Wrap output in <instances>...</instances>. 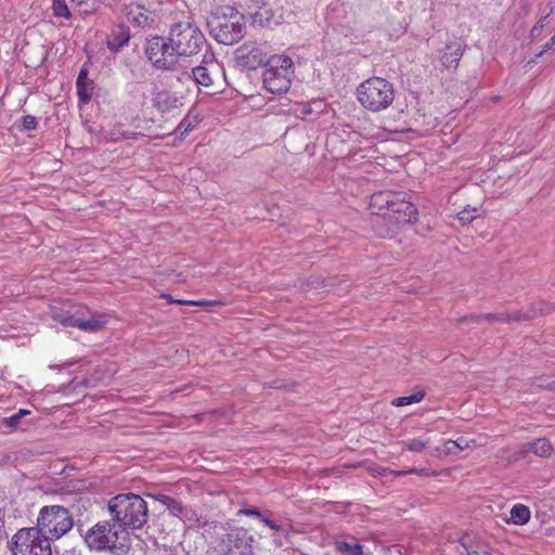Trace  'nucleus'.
I'll list each match as a JSON object with an SVG mask.
<instances>
[{"instance_id": "nucleus-15", "label": "nucleus", "mask_w": 555, "mask_h": 555, "mask_svg": "<svg viewBox=\"0 0 555 555\" xmlns=\"http://www.w3.org/2000/svg\"><path fill=\"white\" fill-rule=\"evenodd\" d=\"M220 66L218 63L212 62L206 66H196L192 70V76L188 73L183 74L186 79H193L198 86L210 88L215 79L218 77Z\"/></svg>"}, {"instance_id": "nucleus-10", "label": "nucleus", "mask_w": 555, "mask_h": 555, "mask_svg": "<svg viewBox=\"0 0 555 555\" xmlns=\"http://www.w3.org/2000/svg\"><path fill=\"white\" fill-rule=\"evenodd\" d=\"M51 318L64 326L77 327L87 333H96L107 323L104 314L92 313L88 310L70 312L57 307L51 309Z\"/></svg>"}, {"instance_id": "nucleus-34", "label": "nucleus", "mask_w": 555, "mask_h": 555, "mask_svg": "<svg viewBox=\"0 0 555 555\" xmlns=\"http://www.w3.org/2000/svg\"><path fill=\"white\" fill-rule=\"evenodd\" d=\"M390 473L396 477L405 476L408 474H414L417 476H425V477L430 476V473L424 468H411L409 470H397V472L391 470ZM431 475L435 476L436 473H431Z\"/></svg>"}, {"instance_id": "nucleus-3", "label": "nucleus", "mask_w": 555, "mask_h": 555, "mask_svg": "<svg viewBox=\"0 0 555 555\" xmlns=\"http://www.w3.org/2000/svg\"><path fill=\"white\" fill-rule=\"evenodd\" d=\"M92 552L125 553L129 548V532L111 519L100 520L81 534Z\"/></svg>"}, {"instance_id": "nucleus-41", "label": "nucleus", "mask_w": 555, "mask_h": 555, "mask_svg": "<svg viewBox=\"0 0 555 555\" xmlns=\"http://www.w3.org/2000/svg\"><path fill=\"white\" fill-rule=\"evenodd\" d=\"M544 20H540L539 22H537V24L533 26L532 30H531V35L532 36H538L540 34V31L543 29L544 27Z\"/></svg>"}, {"instance_id": "nucleus-24", "label": "nucleus", "mask_w": 555, "mask_h": 555, "mask_svg": "<svg viewBox=\"0 0 555 555\" xmlns=\"http://www.w3.org/2000/svg\"><path fill=\"white\" fill-rule=\"evenodd\" d=\"M470 442L474 441H468L464 437H460L457 440H448L444 443V452L447 454L457 455L461 451L468 449Z\"/></svg>"}, {"instance_id": "nucleus-25", "label": "nucleus", "mask_w": 555, "mask_h": 555, "mask_svg": "<svg viewBox=\"0 0 555 555\" xmlns=\"http://www.w3.org/2000/svg\"><path fill=\"white\" fill-rule=\"evenodd\" d=\"M424 397H425V392L423 390H418V391H416V392H414V393H412L410 396L395 398L391 401V404L395 405V406H404V405H409V404H412V403H417Z\"/></svg>"}, {"instance_id": "nucleus-32", "label": "nucleus", "mask_w": 555, "mask_h": 555, "mask_svg": "<svg viewBox=\"0 0 555 555\" xmlns=\"http://www.w3.org/2000/svg\"><path fill=\"white\" fill-rule=\"evenodd\" d=\"M163 297L167 298L169 304L199 306V307L212 306V305L217 304L216 301H208V300H198V301H195V300H176L170 295H163Z\"/></svg>"}, {"instance_id": "nucleus-38", "label": "nucleus", "mask_w": 555, "mask_h": 555, "mask_svg": "<svg viewBox=\"0 0 555 555\" xmlns=\"http://www.w3.org/2000/svg\"><path fill=\"white\" fill-rule=\"evenodd\" d=\"M427 447V442H424L418 439H412L408 442L406 448L410 451L420 452Z\"/></svg>"}, {"instance_id": "nucleus-22", "label": "nucleus", "mask_w": 555, "mask_h": 555, "mask_svg": "<svg viewBox=\"0 0 555 555\" xmlns=\"http://www.w3.org/2000/svg\"><path fill=\"white\" fill-rule=\"evenodd\" d=\"M158 501L168 508V511L173 515L181 517L185 515V506L182 503L171 496L160 495Z\"/></svg>"}, {"instance_id": "nucleus-9", "label": "nucleus", "mask_w": 555, "mask_h": 555, "mask_svg": "<svg viewBox=\"0 0 555 555\" xmlns=\"http://www.w3.org/2000/svg\"><path fill=\"white\" fill-rule=\"evenodd\" d=\"M292 66L293 61L288 56L269 59L262 73L263 87L271 93L286 92L291 87Z\"/></svg>"}, {"instance_id": "nucleus-27", "label": "nucleus", "mask_w": 555, "mask_h": 555, "mask_svg": "<svg viewBox=\"0 0 555 555\" xmlns=\"http://www.w3.org/2000/svg\"><path fill=\"white\" fill-rule=\"evenodd\" d=\"M336 548L339 552L348 553L349 555H362L363 546L359 543H349L345 541L336 542Z\"/></svg>"}, {"instance_id": "nucleus-23", "label": "nucleus", "mask_w": 555, "mask_h": 555, "mask_svg": "<svg viewBox=\"0 0 555 555\" xmlns=\"http://www.w3.org/2000/svg\"><path fill=\"white\" fill-rule=\"evenodd\" d=\"M178 99L168 91H163L157 93L154 99L155 106L165 112L176 106Z\"/></svg>"}, {"instance_id": "nucleus-46", "label": "nucleus", "mask_w": 555, "mask_h": 555, "mask_svg": "<svg viewBox=\"0 0 555 555\" xmlns=\"http://www.w3.org/2000/svg\"><path fill=\"white\" fill-rule=\"evenodd\" d=\"M312 109L309 105H304L301 114L308 115L311 114Z\"/></svg>"}, {"instance_id": "nucleus-47", "label": "nucleus", "mask_w": 555, "mask_h": 555, "mask_svg": "<svg viewBox=\"0 0 555 555\" xmlns=\"http://www.w3.org/2000/svg\"><path fill=\"white\" fill-rule=\"evenodd\" d=\"M269 528H271L274 531H280L282 529V527L274 521L272 524H270Z\"/></svg>"}, {"instance_id": "nucleus-11", "label": "nucleus", "mask_w": 555, "mask_h": 555, "mask_svg": "<svg viewBox=\"0 0 555 555\" xmlns=\"http://www.w3.org/2000/svg\"><path fill=\"white\" fill-rule=\"evenodd\" d=\"M254 537L246 530H236L224 534L219 543L222 555H254Z\"/></svg>"}, {"instance_id": "nucleus-21", "label": "nucleus", "mask_w": 555, "mask_h": 555, "mask_svg": "<svg viewBox=\"0 0 555 555\" xmlns=\"http://www.w3.org/2000/svg\"><path fill=\"white\" fill-rule=\"evenodd\" d=\"M509 515L511 517L507 520V522H512L517 526H522L530 520L531 513L528 506L518 503L512 507Z\"/></svg>"}, {"instance_id": "nucleus-14", "label": "nucleus", "mask_w": 555, "mask_h": 555, "mask_svg": "<svg viewBox=\"0 0 555 555\" xmlns=\"http://www.w3.org/2000/svg\"><path fill=\"white\" fill-rule=\"evenodd\" d=\"M126 16L128 23L138 28H151L157 20L155 12L140 4L129 5Z\"/></svg>"}, {"instance_id": "nucleus-35", "label": "nucleus", "mask_w": 555, "mask_h": 555, "mask_svg": "<svg viewBox=\"0 0 555 555\" xmlns=\"http://www.w3.org/2000/svg\"><path fill=\"white\" fill-rule=\"evenodd\" d=\"M463 546L465 547L467 555H491L488 546H486V545H468L467 546V545L463 544Z\"/></svg>"}, {"instance_id": "nucleus-17", "label": "nucleus", "mask_w": 555, "mask_h": 555, "mask_svg": "<svg viewBox=\"0 0 555 555\" xmlns=\"http://www.w3.org/2000/svg\"><path fill=\"white\" fill-rule=\"evenodd\" d=\"M129 27L124 24L115 25L106 38V46L111 52L117 53L129 43Z\"/></svg>"}, {"instance_id": "nucleus-26", "label": "nucleus", "mask_w": 555, "mask_h": 555, "mask_svg": "<svg viewBox=\"0 0 555 555\" xmlns=\"http://www.w3.org/2000/svg\"><path fill=\"white\" fill-rule=\"evenodd\" d=\"M76 88L79 101L83 104L88 103L93 93V81L76 83Z\"/></svg>"}, {"instance_id": "nucleus-44", "label": "nucleus", "mask_w": 555, "mask_h": 555, "mask_svg": "<svg viewBox=\"0 0 555 555\" xmlns=\"http://www.w3.org/2000/svg\"><path fill=\"white\" fill-rule=\"evenodd\" d=\"M21 418H23L24 416L30 414V411L29 410H25V409H21L17 413H16Z\"/></svg>"}, {"instance_id": "nucleus-16", "label": "nucleus", "mask_w": 555, "mask_h": 555, "mask_svg": "<svg viewBox=\"0 0 555 555\" xmlns=\"http://www.w3.org/2000/svg\"><path fill=\"white\" fill-rule=\"evenodd\" d=\"M398 193L388 190L374 193L370 202L372 214L376 215L377 218H383V215L388 212L393 201H398Z\"/></svg>"}, {"instance_id": "nucleus-43", "label": "nucleus", "mask_w": 555, "mask_h": 555, "mask_svg": "<svg viewBox=\"0 0 555 555\" xmlns=\"http://www.w3.org/2000/svg\"><path fill=\"white\" fill-rule=\"evenodd\" d=\"M555 44V36H553L548 42H546L545 48L543 51L539 53V55H542V53L548 49H551Z\"/></svg>"}, {"instance_id": "nucleus-36", "label": "nucleus", "mask_w": 555, "mask_h": 555, "mask_svg": "<svg viewBox=\"0 0 555 555\" xmlns=\"http://www.w3.org/2000/svg\"><path fill=\"white\" fill-rule=\"evenodd\" d=\"M38 126L37 118L33 115H26L22 117V127L24 131L35 130Z\"/></svg>"}, {"instance_id": "nucleus-42", "label": "nucleus", "mask_w": 555, "mask_h": 555, "mask_svg": "<svg viewBox=\"0 0 555 555\" xmlns=\"http://www.w3.org/2000/svg\"><path fill=\"white\" fill-rule=\"evenodd\" d=\"M88 81H90V80L88 79L87 70L86 69H81L79 72V74H78L76 83H82V82H88Z\"/></svg>"}, {"instance_id": "nucleus-29", "label": "nucleus", "mask_w": 555, "mask_h": 555, "mask_svg": "<svg viewBox=\"0 0 555 555\" xmlns=\"http://www.w3.org/2000/svg\"><path fill=\"white\" fill-rule=\"evenodd\" d=\"M533 386H535L537 388L555 391V377L540 376L535 378Z\"/></svg>"}, {"instance_id": "nucleus-40", "label": "nucleus", "mask_w": 555, "mask_h": 555, "mask_svg": "<svg viewBox=\"0 0 555 555\" xmlns=\"http://www.w3.org/2000/svg\"><path fill=\"white\" fill-rule=\"evenodd\" d=\"M482 313L481 314H469V315H464L462 317L461 319L457 320L459 323H466V322H475V323H480L482 322Z\"/></svg>"}, {"instance_id": "nucleus-5", "label": "nucleus", "mask_w": 555, "mask_h": 555, "mask_svg": "<svg viewBox=\"0 0 555 555\" xmlns=\"http://www.w3.org/2000/svg\"><path fill=\"white\" fill-rule=\"evenodd\" d=\"M398 201H393L388 212L373 222L374 231L379 237L392 236L398 225L406 224L417 219V208L410 202L406 193L399 192Z\"/></svg>"}, {"instance_id": "nucleus-30", "label": "nucleus", "mask_w": 555, "mask_h": 555, "mask_svg": "<svg viewBox=\"0 0 555 555\" xmlns=\"http://www.w3.org/2000/svg\"><path fill=\"white\" fill-rule=\"evenodd\" d=\"M477 208H465L459 212L457 219L462 225L473 222L477 218Z\"/></svg>"}, {"instance_id": "nucleus-19", "label": "nucleus", "mask_w": 555, "mask_h": 555, "mask_svg": "<svg viewBox=\"0 0 555 555\" xmlns=\"http://www.w3.org/2000/svg\"><path fill=\"white\" fill-rule=\"evenodd\" d=\"M553 447L548 439L538 438L534 441L524 443L519 450V456L525 457L528 453H534L541 457H547L552 454Z\"/></svg>"}, {"instance_id": "nucleus-28", "label": "nucleus", "mask_w": 555, "mask_h": 555, "mask_svg": "<svg viewBox=\"0 0 555 555\" xmlns=\"http://www.w3.org/2000/svg\"><path fill=\"white\" fill-rule=\"evenodd\" d=\"M52 9L53 14L56 17H70V11L65 2V0H52Z\"/></svg>"}, {"instance_id": "nucleus-18", "label": "nucleus", "mask_w": 555, "mask_h": 555, "mask_svg": "<svg viewBox=\"0 0 555 555\" xmlns=\"http://www.w3.org/2000/svg\"><path fill=\"white\" fill-rule=\"evenodd\" d=\"M464 52V44L462 42H450L446 46L441 56L442 65L447 69H456Z\"/></svg>"}, {"instance_id": "nucleus-8", "label": "nucleus", "mask_w": 555, "mask_h": 555, "mask_svg": "<svg viewBox=\"0 0 555 555\" xmlns=\"http://www.w3.org/2000/svg\"><path fill=\"white\" fill-rule=\"evenodd\" d=\"M13 555H52L49 537L35 527L22 528L11 539Z\"/></svg>"}, {"instance_id": "nucleus-2", "label": "nucleus", "mask_w": 555, "mask_h": 555, "mask_svg": "<svg viewBox=\"0 0 555 555\" xmlns=\"http://www.w3.org/2000/svg\"><path fill=\"white\" fill-rule=\"evenodd\" d=\"M107 509L117 526L124 531L142 529L149 519L146 501L134 493H120L107 503Z\"/></svg>"}, {"instance_id": "nucleus-4", "label": "nucleus", "mask_w": 555, "mask_h": 555, "mask_svg": "<svg viewBox=\"0 0 555 555\" xmlns=\"http://www.w3.org/2000/svg\"><path fill=\"white\" fill-rule=\"evenodd\" d=\"M210 36L219 43L234 44L245 35V18L232 7L216 9L207 18Z\"/></svg>"}, {"instance_id": "nucleus-33", "label": "nucleus", "mask_w": 555, "mask_h": 555, "mask_svg": "<svg viewBox=\"0 0 555 555\" xmlns=\"http://www.w3.org/2000/svg\"><path fill=\"white\" fill-rule=\"evenodd\" d=\"M99 8V1L98 0H85L78 7V11L81 14L88 15L94 13Z\"/></svg>"}, {"instance_id": "nucleus-12", "label": "nucleus", "mask_w": 555, "mask_h": 555, "mask_svg": "<svg viewBox=\"0 0 555 555\" xmlns=\"http://www.w3.org/2000/svg\"><path fill=\"white\" fill-rule=\"evenodd\" d=\"M251 25L257 27L272 28L284 23V9L282 7H271L264 1H256V9L251 13Z\"/></svg>"}, {"instance_id": "nucleus-20", "label": "nucleus", "mask_w": 555, "mask_h": 555, "mask_svg": "<svg viewBox=\"0 0 555 555\" xmlns=\"http://www.w3.org/2000/svg\"><path fill=\"white\" fill-rule=\"evenodd\" d=\"M533 317L530 313H521V311H512V312H498V313H482V321H487L490 323L500 322V323H508L514 321H528Z\"/></svg>"}, {"instance_id": "nucleus-7", "label": "nucleus", "mask_w": 555, "mask_h": 555, "mask_svg": "<svg viewBox=\"0 0 555 555\" xmlns=\"http://www.w3.org/2000/svg\"><path fill=\"white\" fill-rule=\"evenodd\" d=\"M73 526L74 521L67 508L61 505H47L40 509L35 528L51 541L62 538Z\"/></svg>"}, {"instance_id": "nucleus-45", "label": "nucleus", "mask_w": 555, "mask_h": 555, "mask_svg": "<svg viewBox=\"0 0 555 555\" xmlns=\"http://www.w3.org/2000/svg\"><path fill=\"white\" fill-rule=\"evenodd\" d=\"M266 526L270 527V524H272L273 521L270 520L268 517H266L263 514H262V517L259 518Z\"/></svg>"}, {"instance_id": "nucleus-1", "label": "nucleus", "mask_w": 555, "mask_h": 555, "mask_svg": "<svg viewBox=\"0 0 555 555\" xmlns=\"http://www.w3.org/2000/svg\"><path fill=\"white\" fill-rule=\"evenodd\" d=\"M199 26L190 18L175 22L167 36H153L147 39L145 55L158 70H173L179 57L198 54L206 44Z\"/></svg>"}, {"instance_id": "nucleus-6", "label": "nucleus", "mask_w": 555, "mask_h": 555, "mask_svg": "<svg viewBox=\"0 0 555 555\" xmlns=\"http://www.w3.org/2000/svg\"><path fill=\"white\" fill-rule=\"evenodd\" d=\"M357 99L360 104L372 113L388 108L395 99L393 86L380 77H372L357 88Z\"/></svg>"}, {"instance_id": "nucleus-37", "label": "nucleus", "mask_w": 555, "mask_h": 555, "mask_svg": "<svg viewBox=\"0 0 555 555\" xmlns=\"http://www.w3.org/2000/svg\"><path fill=\"white\" fill-rule=\"evenodd\" d=\"M21 417L15 413L12 416L4 417L1 421V424L5 427H9L11 430L17 429L20 427Z\"/></svg>"}, {"instance_id": "nucleus-31", "label": "nucleus", "mask_w": 555, "mask_h": 555, "mask_svg": "<svg viewBox=\"0 0 555 555\" xmlns=\"http://www.w3.org/2000/svg\"><path fill=\"white\" fill-rule=\"evenodd\" d=\"M553 310V307L546 302H539L534 306H532L530 309H528L527 311H521V313H530V314H533V317L530 319L532 320L533 318H535L538 314H547L550 313L551 311Z\"/></svg>"}, {"instance_id": "nucleus-13", "label": "nucleus", "mask_w": 555, "mask_h": 555, "mask_svg": "<svg viewBox=\"0 0 555 555\" xmlns=\"http://www.w3.org/2000/svg\"><path fill=\"white\" fill-rule=\"evenodd\" d=\"M235 56L237 63L247 69H256L267 60L263 44L257 42L244 43L236 49Z\"/></svg>"}, {"instance_id": "nucleus-48", "label": "nucleus", "mask_w": 555, "mask_h": 555, "mask_svg": "<svg viewBox=\"0 0 555 555\" xmlns=\"http://www.w3.org/2000/svg\"><path fill=\"white\" fill-rule=\"evenodd\" d=\"M518 456L514 455L513 461H517Z\"/></svg>"}, {"instance_id": "nucleus-39", "label": "nucleus", "mask_w": 555, "mask_h": 555, "mask_svg": "<svg viewBox=\"0 0 555 555\" xmlns=\"http://www.w3.org/2000/svg\"><path fill=\"white\" fill-rule=\"evenodd\" d=\"M238 515H245V516H254V517H257V518H260L262 517V513L256 508V507H249V508H243V509H240Z\"/></svg>"}]
</instances>
